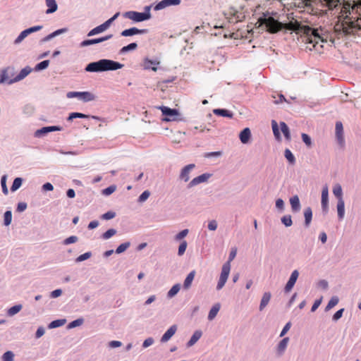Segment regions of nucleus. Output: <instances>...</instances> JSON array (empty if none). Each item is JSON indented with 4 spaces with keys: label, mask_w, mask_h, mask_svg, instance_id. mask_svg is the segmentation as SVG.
Masks as SVG:
<instances>
[{
    "label": "nucleus",
    "mask_w": 361,
    "mask_h": 361,
    "mask_svg": "<svg viewBox=\"0 0 361 361\" xmlns=\"http://www.w3.org/2000/svg\"><path fill=\"white\" fill-rule=\"evenodd\" d=\"M280 127L286 140H290V134L288 126L284 122L280 123Z\"/></svg>",
    "instance_id": "obj_37"
},
{
    "label": "nucleus",
    "mask_w": 361,
    "mask_h": 361,
    "mask_svg": "<svg viewBox=\"0 0 361 361\" xmlns=\"http://www.w3.org/2000/svg\"><path fill=\"white\" fill-rule=\"evenodd\" d=\"M285 157L291 164H294L295 162V159L291 151L288 149H286L284 152Z\"/></svg>",
    "instance_id": "obj_42"
},
{
    "label": "nucleus",
    "mask_w": 361,
    "mask_h": 361,
    "mask_svg": "<svg viewBox=\"0 0 361 361\" xmlns=\"http://www.w3.org/2000/svg\"><path fill=\"white\" fill-rule=\"evenodd\" d=\"M287 28L296 32L298 34L303 35V42L306 44H312V47H307L310 50L315 48L316 44L319 41H322L317 30L313 29L308 25H302L298 21L288 23Z\"/></svg>",
    "instance_id": "obj_2"
},
{
    "label": "nucleus",
    "mask_w": 361,
    "mask_h": 361,
    "mask_svg": "<svg viewBox=\"0 0 361 361\" xmlns=\"http://www.w3.org/2000/svg\"><path fill=\"white\" fill-rule=\"evenodd\" d=\"M210 177V174L203 173L196 178H194L188 184L189 188H192L195 186L200 183H204L207 181L208 178Z\"/></svg>",
    "instance_id": "obj_18"
},
{
    "label": "nucleus",
    "mask_w": 361,
    "mask_h": 361,
    "mask_svg": "<svg viewBox=\"0 0 361 361\" xmlns=\"http://www.w3.org/2000/svg\"><path fill=\"white\" fill-rule=\"evenodd\" d=\"M202 336L200 331H196L187 343L188 347L193 345Z\"/></svg>",
    "instance_id": "obj_30"
},
{
    "label": "nucleus",
    "mask_w": 361,
    "mask_h": 361,
    "mask_svg": "<svg viewBox=\"0 0 361 361\" xmlns=\"http://www.w3.org/2000/svg\"><path fill=\"white\" fill-rule=\"evenodd\" d=\"M14 355L11 351L6 352L3 356L2 359L4 361H13Z\"/></svg>",
    "instance_id": "obj_55"
},
{
    "label": "nucleus",
    "mask_w": 361,
    "mask_h": 361,
    "mask_svg": "<svg viewBox=\"0 0 361 361\" xmlns=\"http://www.w3.org/2000/svg\"><path fill=\"white\" fill-rule=\"evenodd\" d=\"M160 109L162 112V114L166 116L163 119V121H173L178 120V116H179L178 110L175 109H171L167 106H161L160 107Z\"/></svg>",
    "instance_id": "obj_9"
},
{
    "label": "nucleus",
    "mask_w": 361,
    "mask_h": 361,
    "mask_svg": "<svg viewBox=\"0 0 361 361\" xmlns=\"http://www.w3.org/2000/svg\"><path fill=\"white\" fill-rule=\"evenodd\" d=\"M187 245H188V243L185 240L182 241L180 245H179L178 251V255L179 256H182L185 253V250L187 248Z\"/></svg>",
    "instance_id": "obj_51"
},
{
    "label": "nucleus",
    "mask_w": 361,
    "mask_h": 361,
    "mask_svg": "<svg viewBox=\"0 0 361 361\" xmlns=\"http://www.w3.org/2000/svg\"><path fill=\"white\" fill-rule=\"evenodd\" d=\"M281 221L286 226H290L292 225V219L290 215L283 216L281 218Z\"/></svg>",
    "instance_id": "obj_53"
},
{
    "label": "nucleus",
    "mask_w": 361,
    "mask_h": 361,
    "mask_svg": "<svg viewBox=\"0 0 361 361\" xmlns=\"http://www.w3.org/2000/svg\"><path fill=\"white\" fill-rule=\"evenodd\" d=\"M195 164H190L185 166L181 171L180 178L185 182H188L190 179V173L195 168Z\"/></svg>",
    "instance_id": "obj_16"
},
{
    "label": "nucleus",
    "mask_w": 361,
    "mask_h": 361,
    "mask_svg": "<svg viewBox=\"0 0 361 361\" xmlns=\"http://www.w3.org/2000/svg\"><path fill=\"white\" fill-rule=\"evenodd\" d=\"M337 211L338 218L342 219L345 214V203L343 200H339V201H338Z\"/></svg>",
    "instance_id": "obj_25"
},
{
    "label": "nucleus",
    "mask_w": 361,
    "mask_h": 361,
    "mask_svg": "<svg viewBox=\"0 0 361 361\" xmlns=\"http://www.w3.org/2000/svg\"><path fill=\"white\" fill-rule=\"evenodd\" d=\"M42 28V25H37L28 29H26L20 32L18 37L15 39V44L20 43L28 35L39 31Z\"/></svg>",
    "instance_id": "obj_11"
},
{
    "label": "nucleus",
    "mask_w": 361,
    "mask_h": 361,
    "mask_svg": "<svg viewBox=\"0 0 361 361\" xmlns=\"http://www.w3.org/2000/svg\"><path fill=\"white\" fill-rule=\"evenodd\" d=\"M90 116L87 114H84L82 113H78V112H73L71 113L67 118L68 121H73L74 118H87Z\"/></svg>",
    "instance_id": "obj_36"
},
{
    "label": "nucleus",
    "mask_w": 361,
    "mask_h": 361,
    "mask_svg": "<svg viewBox=\"0 0 361 361\" xmlns=\"http://www.w3.org/2000/svg\"><path fill=\"white\" fill-rule=\"evenodd\" d=\"M180 0H162L159 2L155 6L154 10L159 11L165 8L170 6H177L180 4Z\"/></svg>",
    "instance_id": "obj_12"
},
{
    "label": "nucleus",
    "mask_w": 361,
    "mask_h": 361,
    "mask_svg": "<svg viewBox=\"0 0 361 361\" xmlns=\"http://www.w3.org/2000/svg\"><path fill=\"white\" fill-rule=\"evenodd\" d=\"M82 323H83V319H75V320L71 322L68 324V326L70 328H74V327L80 326Z\"/></svg>",
    "instance_id": "obj_62"
},
{
    "label": "nucleus",
    "mask_w": 361,
    "mask_h": 361,
    "mask_svg": "<svg viewBox=\"0 0 361 361\" xmlns=\"http://www.w3.org/2000/svg\"><path fill=\"white\" fill-rule=\"evenodd\" d=\"M115 215H116L115 212H108L102 215V218L104 219H106V220H109V219H111L114 218Z\"/></svg>",
    "instance_id": "obj_63"
},
{
    "label": "nucleus",
    "mask_w": 361,
    "mask_h": 361,
    "mask_svg": "<svg viewBox=\"0 0 361 361\" xmlns=\"http://www.w3.org/2000/svg\"><path fill=\"white\" fill-rule=\"evenodd\" d=\"M116 233V231L115 229L111 228L106 231L105 233H103L102 238L104 239H109L114 235H115Z\"/></svg>",
    "instance_id": "obj_54"
},
{
    "label": "nucleus",
    "mask_w": 361,
    "mask_h": 361,
    "mask_svg": "<svg viewBox=\"0 0 361 361\" xmlns=\"http://www.w3.org/2000/svg\"><path fill=\"white\" fill-rule=\"evenodd\" d=\"M23 180L21 178H16L14 179L11 185V190L14 192L17 190L22 185Z\"/></svg>",
    "instance_id": "obj_43"
},
{
    "label": "nucleus",
    "mask_w": 361,
    "mask_h": 361,
    "mask_svg": "<svg viewBox=\"0 0 361 361\" xmlns=\"http://www.w3.org/2000/svg\"><path fill=\"white\" fill-rule=\"evenodd\" d=\"M119 13H116L113 17H111V18H109V20H107L106 22H104L103 24H104V27H105L106 28H109V26L111 25V24L118 18V16H119Z\"/></svg>",
    "instance_id": "obj_56"
},
{
    "label": "nucleus",
    "mask_w": 361,
    "mask_h": 361,
    "mask_svg": "<svg viewBox=\"0 0 361 361\" xmlns=\"http://www.w3.org/2000/svg\"><path fill=\"white\" fill-rule=\"evenodd\" d=\"M333 193L338 198V201L339 200L343 199V190L340 184H336L333 188Z\"/></svg>",
    "instance_id": "obj_34"
},
{
    "label": "nucleus",
    "mask_w": 361,
    "mask_h": 361,
    "mask_svg": "<svg viewBox=\"0 0 361 361\" xmlns=\"http://www.w3.org/2000/svg\"><path fill=\"white\" fill-rule=\"evenodd\" d=\"M188 233V229H184L183 231H181L180 232H179L176 236H175V239L176 240H182L183 238H184Z\"/></svg>",
    "instance_id": "obj_57"
},
{
    "label": "nucleus",
    "mask_w": 361,
    "mask_h": 361,
    "mask_svg": "<svg viewBox=\"0 0 361 361\" xmlns=\"http://www.w3.org/2000/svg\"><path fill=\"white\" fill-rule=\"evenodd\" d=\"M147 32V30L142 29L140 30L137 27H131L130 29L124 30L121 32V35L123 37H128V36H133L134 35H138V34H144Z\"/></svg>",
    "instance_id": "obj_19"
},
{
    "label": "nucleus",
    "mask_w": 361,
    "mask_h": 361,
    "mask_svg": "<svg viewBox=\"0 0 361 361\" xmlns=\"http://www.w3.org/2000/svg\"><path fill=\"white\" fill-rule=\"evenodd\" d=\"M21 309H22L21 305H14L8 310L7 314L10 317H12V316L16 314L17 313H18L21 310Z\"/></svg>",
    "instance_id": "obj_39"
},
{
    "label": "nucleus",
    "mask_w": 361,
    "mask_h": 361,
    "mask_svg": "<svg viewBox=\"0 0 361 361\" xmlns=\"http://www.w3.org/2000/svg\"><path fill=\"white\" fill-rule=\"evenodd\" d=\"M336 137L338 144L343 147L344 145L343 128L341 121L336 123Z\"/></svg>",
    "instance_id": "obj_14"
},
{
    "label": "nucleus",
    "mask_w": 361,
    "mask_h": 361,
    "mask_svg": "<svg viewBox=\"0 0 361 361\" xmlns=\"http://www.w3.org/2000/svg\"><path fill=\"white\" fill-rule=\"evenodd\" d=\"M90 257H91V252H85V253L80 255L77 258V261L78 262H82V261H84V260H86V259H89Z\"/></svg>",
    "instance_id": "obj_64"
},
{
    "label": "nucleus",
    "mask_w": 361,
    "mask_h": 361,
    "mask_svg": "<svg viewBox=\"0 0 361 361\" xmlns=\"http://www.w3.org/2000/svg\"><path fill=\"white\" fill-rule=\"evenodd\" d=\"M137 47V44L136 43H134V42L130 43L128 45L123 47L121 49L120 52L121 54H123V53L128 52L131 50H135Z\"/></svg>",
    "instance_id": "obj_44"
},
{
    "label": "nucleus",
    "mask_w": 361,
    "mask_h": 361,
    "mask_svg": "<svg viewBox=\"0 0 361 361\" xmlns=\"http://www.w3.org/2000/svg\"><path fill=\"white\" fill-rule=\"evenodd\" d=\"M290 203L293 211H298L300 209V200L297 195H295L290 199Z\"/></svg>",
    "instance_id": "obj_29"
},
{
    "label": "nucleus",
    "mask_w": 361,
    "mask_h": 361,
    "mask_svg": "<svg viewBox=\"0 0 361 361\" xmlns=\"http://www.w3.org/2000/svg\"><path fill=\"white\" fill-rule=\"evenodd\" d=\"M271 126L274 136L276 137V139L280 140V133L279 130L277 123L275 121H272Z\"/></svg>",
    "instance_id": "obj_49"
},
{
    "label": "nucleus",
    "mask_w": 361,
    "mask_h": 361,
    "mask_svg": "<svg viewBox=\"0 0 361 361\" xmlns=\"http://www.w3.org/2000/svg\"><path fill=\"white\" fill-rule=\"evenodd\" d=\"M49 64V60H44V61L39 63L36 66L35 69L37 70V71L45 69V68H47L48 67Z\"/></svg>",
    "instance_id": "obj_52"
},
{
    "label": "nucleus",
    "mask_w": 361,
    "mask_h": 361,
    "mask_svg": "<svg viewBox=\"0 0 361 361\" xmlns=\"http://www.w3.org/2000/svg\"><path fill=\"white\" fill-rule=\"evenodd\" d=\"M271 299V293H264L262 298L261 300V302L259 305V310H262L269 303Z\"/></svg>",
    "instance_id": "obj_28"
},
{
    "label": "nucleus",
    "mask_w": 361,
    "mask_h": 361,
    "mask_svg": "<svg viewBox=\"0 0 361 361\" xmlns=\"http://www.w3.org/2000/svg\"><path fill=\"white\" fill-rule=\"evenodd\" d=\"M230 14L232 15V17H230L229 19L233 23H237L239 21H241L242 19L244 18V16L242 15V13H238V12H234L233 13L230 12Z\"/></svg>",
    "instance_id": "obj_41"
},
{
    "label": "nucleus",
    "mask_w": 361,
    "mask_h": 361,
    "mask_svg": "<svg viewBox=\"0 0 361 361\" xmlns=\"http://www.w3.org/2000/svg\"><path fill=\"white\" fill-rule=\"evenodd\" d=\"M220 310V304L217 303L214 305L212 309L210 310L209 314H208V319L209 320H212L214 319V317L216 316L218 312Z\"/></svg>",
    "instance_id": "obj_35"
},
{
    "label": "nucleus",
    "mask_w": 361,
    "mask_h": 361,
    "mask_svg": "<svg viewBox=\"0 0 361 361\" xmlns=\"http://www.w3.org/2000/svg\"><path fill=\"white\" fill-rule=\"evenodd\" d=\"M104 26V25L102 23L100 25L93 28L88 32L87 36L90 37L104 32L106 30H107V28Z\"/></svg>",
    "instance_id": "obj_32"
},
{
    "label": "nucleus",
    "mask_w": 361,
    "mask_h": 361,
    "mask_svg": "<svg viewBox=\"0 0 361 361\" xmlns=\"http://www.w3.org/2000/svg\"><path fill=\"white\" fill-rule=\"evenodd\" d=\"M213 112L215 115L224 117L231 118L233 116V114L226 109H214Z\"/></svg>",
    "instance_id": "obj_31"
},
{
    "label": "nucleus",
    "mask_w": 361,
    "mask_h": 361,
    "mask_svg": "<svg viewBox=\"0 0 361 361\" xmlns=\"http://www.w3.org/2000/svg\"><path fill=\"white\" fill-rule=\"evenodd\" d=\"M65 322L66 321L63 319L54 320L49 324V328H56V327L61 326L65 324Z\"/></svg>",
    "instance_id": "obj_50"
},
{
    "label": "nucleus",
    "mask_w": 361,
    "mask_h": 361,
    "mask_svg": "<svg viewBox=\"0 0 361 361\" xmlns=\"http://www.w3.org/2000/svg\"><path fill=\"white\" fill-rule=\"evenodd\" d=\"M298 276H299V273L297 270H294L291 275H290V277L288 281V283H286V286H285V291L286 292H289L290 291V290L293 288V287L294 286L298 278Z\"/></svg>",
    "instance_id": "obj_17"
},
{
    "label": "nucleus",
    "mask_w": 361,
    "mask_h": 361,
    "mask_svg": "<svg viewBox=\"0 0 361 361\" xmlns=\"http://www.w3.org/2000/svg\"><path fill=\"white\" fill-rule=\"evenodd\" d=\"M123 64L109 59H101L96 62L89 63L85 71L87 72H102L115 71L123 67Z\"/></svg>",
    "instance_id": "obj_3"
},
{
    "label": "nucleus",
    "mask_w": 361,
    "mask_h": 361,
    "mask_svg": "<svg viewBox=\"0 0 361 361\" xmlns=\"http://www.w3.org/2000/svg\"><path fill=\"white\" fill-rule=\"evenodd\" d=\"M179 290H180V285L176 284V285L173 286V287L168 292V296L169 298H172L175 295H176Z\"/></svg>",
    "instance_id": "obj_47"
},
{
    "label": "nucleus",
    "mask_w": 361,
    "mask_h": 361,
    "mask_svg": "<svg viewBox=\"0 0 361 361\" xmlns=\"http://www.w3.org/2000/svg\"><path fill=\"white\" fill-rule=\"evenodd\" d=\"M329 204V189L328 186L325 185L322 191V207L324 211L328 210Z\"/></svg>",
    "instance_id": "obj_20"
},
{
    "label": "nucleus",
    "mask_w": 361,
    "mask_h": 361,
    "mask_svg": "<svg viewBox=\"0 0 361 361\" xmlns=\"http://www.w3.org/2000/svg\"><path fill=\"white\" fill-rule=\"evenodd\" d=\"M304 216H305V225L307 226H309V224H310L311 222V220H312V209L310 207H307L305 210V212H304Z\"/></svg>",
    "instance_id": "obj_38"
},
{
    "label": "nucleus",
    "mask_w": 361,
    "mask_h": 361,
    "mask_svg": "<svg viewBox=\"0 0 361 361\" xmlns=\"http://www.w3.org/2000/svg\"><path fill=\"white\" fill-rule=\"evenodd\" d=\"M31 71L32 69L29 66L23 68L20 72L15 76V80L18 82L24 79L31 72Z\"/></svg>",
    "instance_id": "obj_24"
},
{
    "label": "nucleus",
    "mask_w": 361,
    "mask_h": 361,
    "mask_svg": "<svg viewBox=\"0 0 361 361\" xmlns=\"http://www.w3.org/2000/svg\"><path fill=\"white\" fill-rule=\"evenodd\" d=\"M46 4L48 6V9L47 10V13H52L57 10V4L55 0H45Z\"/></svg>",
    "instance_id": "obj_27"
},
{
    "label": "nucleus",
    "mask_w": 361,
    "mask_h": 361,
    "mask_svg": "<svg viewBox=\"0 0 361 361\" xmlns=\"http://www.w3.org/2000/svg\"><path fill=\"white\" fill-rule=\"evenodd\" d=\"M130 243L129 242L121 244L116 250V253L120 254L126 251L129 247Z\"/></svg>",
    "instance_id": "obj_45"
},
{
    "label": "nucleus",
    "mask_w": 361,
    "mask_h": 361,
    "mask_svg": "<svg viewBox=\"0 0 361 361\" xmlns=\"http://www.w3.org/2000/svg\"><path fill=\"white\" fill-rule=\"evenodd\" d=\"M6 176H3L2 178H1V180L2 191H3V192L5 195H7L8 191V188H7V186H6Z\"/></svg>",
    "instance_id": "obj_60"
},
{
    "label": "nucleus",
    "mask_w": 361,
    "mask_h": 361,
    "mask_svg": "<svg viewBox=\"0 0 361 361\" xmlns=\"http://www.w3.org/2000/svg\"><path fill=\"white\" fill-rule=\"evenodd\" d=\"M112 37H113L112 35H108L106 36L97 38V39H86V40L82 41L81 42L80 45L82 47H86V46L92 45V44H98V43L104 42L106 40L110 39Z\"/></svg>",
    "instance_id": "obj_15"
},
{
    "label": "nucleus",
    "mask_w": 361,
    "mask_h": 361,
    "mask_svg": "<svg viewBox=\"0 0 361 361\" xmlns=\"http://www.w3.org/2000/svg\"><path fill=\"white\" fill-rule=\"evenodd\" d=\"M360 2L355 0H343V6L341 13L342 16L345 14L343 20L339 19L334 25V32L338 35L347 36L354 35L361 30V10L353 8ZM341 18V16H339Z\"/></svg>",
    "instance_id": "obj_1"
},
{
    "label": "nucleus",
    "mask_w": 361,
    "mask_h": 361,
    "mask_svg": "<svg viewBox=\"0 0 361 361\" xmlns=\"http://www.w3.org/2000/svg\"><path fill=\"white\" fill-rule=\"evenodd\" d=\"M338 298L337 297H332L326 307V310H331L334 306H336L338 304Z\"/></svg>",
    "instance_id": "obj_46"
},
{
    "label": "nucleus",
    "mask_w": 361,
    "mask_h": 361,
    "mask_svg": "<svg viewBox=\"0 0 361 361\" xmlns=\"http://www.w3.org/2000/svg\"><path fill=\"white\" fill-rule=\"evenodd\" d=\"M149 6H147L145 10L147 12L140 13L137 11H128L124 13V17L130 19L135 22H142L148 20L151 18L149 11Z\"/></svg>",
    "instance_id": "obj_6"
},
{
    "label": "nucleus",
    "mask_w": 361,
    "mask_h": 361,
    "mask_svg": "<svg viewBox=\"0 0 361 361\" xmlns=\"http://www.w3.org/2000/svg\"><path fill=\"white\" fill-rule=\"evenodd\" d=\"M150 195V192L148 190L144 191L139 197L138 200L140 202H143L148 199Z\"/></svg>",
    "instance_id": "obj_59"
},
{
    "label": "nucleus",
    "mask_w": 361,
    "mask_h": 361,
    "mask_svg": "<svg viewBox=\"0 0 361 361\" xmlns=\"http://www.w3.org/2000/svg\"><path fill=\"white\" fill-rule=\"evenodd\" d=\"M66 96L68 98L77 97L85 102L95 99V96L90 92H68Z\"/></svg>",
    "instance_id": "obj_8"
},
{
    "label": "nucleus",
    "mask_w": 361,
    "mask_h": 361,
    "mask_svg": "<svg viewBox=\"0 0 361 361\" xmlns=\"http://www.w3.org/2000/svg\"><path fill=\"white\" fill-rule=\"evenodd\" d=\"M288 341H289V338L288 337H286V338H284L283 339H282L280 341V343H279L278 347H277V350L280 355H281L286 350L288 343Z\"/></svg>",
    "instance_id": "obj_33"
},
{
    "label": "nucleus",
    "mask_w": 361,
    "mask_h": 361,
    "mask_svg": "<svg viewBox=\"0 0 361 361\" xmlns=\"http://www.w3.org/2000/svg\"><path fill=\"white\" fill-rule=\"evenodd\" d=\"M258 22L260 25L265 26L267 31L271 33L277 32L283 27L281 23L276 20L274 18L271 16H267L266 15L259 18Z\"/></svg>",
    "instance_id": "obj_5"
},
{
    "label": "nucleus",
    "mask_w": 361,
    "mask_h": 361,
    "mask_svg": "<svg viewBox=\"0 0 361 361\" xmlns=\"http://www.w3.org/2000/svg\"><path fill=\"white\" fill-rule=\"evenodd\" d=\"M66 31V29H59V30H57L56 31H54V32L48 35L47 36H46L44 38L42 39V42H47V41H49L51 39H52L53 37L59 35V34H61L63 32H65Z\"/></svg>",
    "instance_id": "obj_40"
},
{
    "label": "nucleus",
    "mask_w": 361,
    "mask_h": 361,
    "mask_svg": "<svg viewBox=\"0 0 361 361\" xmlns=\"http://www.w3.org/2000/svg\"><path fill=\"white\" fill-rule=\"evenodd\" d=\"M177 326L176 325L171 326L162 336L161 338V342L168 341L176 332Z\"/></svg>",
    "instance_id": "obj_22"
},
{
    "label": "nucleus",
    "mask_w": 361,
    "mask_h": 361,
    "mask_svg": "<svg viewBox=\"0 0 361 361\" xmlns=\"http://www.w3.org/2000/svg\"><path fill=\"white\" fill-rule=\"evenodd\" d=\"M195 275V271H192L189 273V274L187 276L186 279L184 281L183 283V287L185 289H188L190 287L192 282L194 279Z\"/></svg>",
    "instance_id": "obj_26"
},
{
    "label": "nucleus",
    "mask_w": 361,
    "mask_h": 361,
    "mask_svg": "<svg viewBox=\"0 0 361 361\" xmlns=\"http://www.w3.org/2000/svg\"><path fill=\"white\" fill-rule=\"evenodd\" d=\"M160 63L157 59L151 60L145 59L144 61V66L145 69H152L154 71H157V66Z\"/></svg>",
    "instance_id": "obj_21"
},
{
    "label": "nucleus",
    "mask_w": 361,
    "mask_h": 361,
    "mask_svg": "<svg viewBox=\"0 0 361 361\" xmlns=\"http://www.w3.org/2000/svg\"><path fill=\"white\" fill-rule=\"evenodd\" d=\"M236 254L237 249L235 247L232 248L229 254L228 262H226L222 267L221 273L216 286L217 290L221 289L225 285L231 270V262L234 259V258L236 256Z\"/></svg>",
    "instance_id": "obj_4"
},
{
    "label": "nucleus",
    "mask_w": 361,
    "mask_h": 361,
    "mask_svg": "<svg viewBox=\"0 0 361 361\" xmlns=\"http://www.w3.org/2000/svg\"><path fill=\"white\" fill-rule=\"evenodd\" d=\"M240 140L242 143L246 144L249 142L251 137V132L250 128H245L240 133Z\"/></svg>",
    "instance_id": "obj_23"
},
{
    "label": "nucleus",
    "mask_w": 361,
    "mask_h": 361,
    "mask_svg": "<svg viewBox=\"0 0 361 361\" xmlns=\"http://www.w3.org/2000/svg\"><path fill=\"white\" fill-rule=\"evenodd\" d=\"M301 137H302V141L305 143V145L307 147H310L312 145V141H311L310 137L306 133H302Z\"/></svg>",
    "instance_id": "obj_58"
},
{
    "label": "nucleus",
    "mask_w": 361,
    "mask_h": 361,
    "mask_svg": "<svg viewBox=\"0 0 361 361\" xmlns=\"http://www.w3.org/2000/svg\"><path fill=\"white\" fill-rule=\"evenodd\" d=\"M15 74L13 68L8 67L6 68L3 69L1 71L0 74V84L1 83H7L11 85L13 82H16L15 80Z\"/></svg>",
    "instance_id": "obj_7"
},
{
    "label": "nucleus",
    "mask_w": 361,
    "mask_h": 361,
    "mask_svg": "<svg viewBox=\"0 0 361 361\" xmlns=\"http://www.w3.org/2000/svg\"><path fill=\"white\" fill-rule=\"evenodd\" d=\"M77 241H78V237L75 235H72V236H70V237L67 238L66 239H65L63 241V244L69 245L71 243H74Z\"/></svg>",
    "instance_id": "obj_61"
},
{
    "label": "nucleus",
    "mask_w": 361,
    "mask_h": 361,
    "mask_svg": "<svg viewBox=\"0 0 361 361\" xmlns=\"http://www.w3.org/2000/svg\"><path fill=\"white\" fill-rule=\"evenodd\" d=\"M42 28V25H37L28 29H26L20 32L18 37L15 39V44L20 43L28 35L39 31Z\"/></svg>",
    "instance_id": "obj_10"
},
{
    "label": "nucleus",
    "mask_w": 361,
    "mask_h": 361,
    "mask_svg": "<svg viewBox=\"0 0 361 361\" xmlns=\"http://www.w3.org/2000/svg\"><path fill=\"white\" fill-rule=\"evenodd\" d=\"M12 220V214L11 211H6L4 213V223L6 226L10 225Z\"/></svg>",
    "instance_id": "obj_48"
},
{
    "label": "nucleus",
    "mask_w": 361,
    "mask_h": 361,
    "mask_svg": "<svg viewBox=\"0 0 361 361\" xmlns=\"http://www.w3.org/2000/svg\"><path fill=\"white\" fill-rule=\"evenodd\" d=\"M61 130H62L61 127L56 126L43 127V128L36 130V132L35 133V137H41L48 133L53 132V131H60Z\"/></svg>",
    "instance_id": "obj_13"
}]
</instances>
